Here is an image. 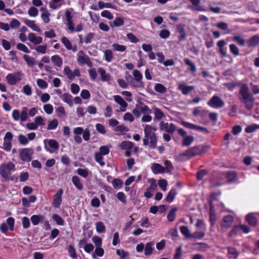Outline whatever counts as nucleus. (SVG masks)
Listing matches in <instances>:
<instances>
[{
	"label": "nucleus",
	"mask_w": 259,
	"mask_h": 259,
	"mask_svg": "<svg viewBox=\"0 0 259 259\" xmlns=\"http://www.w3.org/2000/svg\"><path fill=\"white\" fill-rule=\"evenodd\" d=\"M156 128L151 125L147 124L144 129V138L143 145L148 146L151 149H154L156 147L157 139L155 132Z\"/></svg>",
	"instance_id": "1"
},
{
	"label": "nucleus",
	"mask_w": 259,
	"mask_h": 259,
	"mask_svg": "<svg viewBox=\"0 0 259 259\" xmlns=\"http://www.w3.org/2000/svg\"><path fill=\"white\" fill-rule=\"evenodd\" d=\"M240 100L243 102L247 109L250 110L253 107L254 98L253 95L249 92V89L246 84H243L239 90Z\"/></svg>",
	"instance_id": "2"
},
{
	"label": "nucleus",
	"mask_w": 259,
	"mask_h": 259,
	"mask_svg": "<svg viewBox=\"0 0 259 259\" xmlns=\"http://www.w3.org/2000/svg\"><path fill=\"white\" fill-rule=\"evenodd\" d=\"M14 170H15V166L12 162L0 165V175L6 181L14 180L13 177H11V171Z\"/></svg>",
	"instance_id": "3"
},
{
	"label": "nucleus",
	"mask_w": 259,
	"mask_h": 259,
	"mask_svg": "<svg viewBox=\"0 0 259 259\" xmlns=\"http://www.w3.org/2000/svg\"><path fill=\"white\" fill-rule=\"evenodd\" d=\"M23 74L20 72H15L9 73L6 77L7 83L11 85L16 84L22 79Z\"/></svg>",
	"instance_id": "4"
},
{
	"label": "nucleus",
	"mask_w": 259,
	"mask_h": 259,
	"mask_svg": "<svg viewBox=\"0 0 259 259\" xmlns=\"http://www.w3.org/2000/svg\"><path fill=\"white\" fill-rule=\"evenodd\" d=\"M197 155H200L198 147L194 146L188 149L185 152L180 154L177 156V158L180 160H182L185 157L187 158H190Z\"/></svg>",
	"instance_id": "5"
},
{
	"label": "nucleus",
	"mask_w": 259,
	"mask_h": 259,
	"mask_svg": "<svg viewBox=\"0 0 259 259\" xmlns=\"http://www.w3.org/2000/svg\"><path fill=\"white\" fill-rule=\"evenodd\" d=\"M45 150L50 153L59 149V145L57 141L54 139H45L44 141Z\"/></svg>",
	"instance_id": "6"
},
{
	"label": "nucleus",
	"mask_w": 259,
	"mask_h": 259,
	"mask_svg": "<svg viewBox=\"0 0 259 259\" xmlns=\"http://www.w3.org/2000/svg\"><path fill=\"white\" fill-rule=\"evenodd\" d=\"M33 153L34 150L32 148H25L19 151V156L22 161L29 162L31 161Z\"/></svg>",
	"instance_id": "7"
},
{
	"label": "nucleus",
	"mask_w": 259,
	"mask_h": 259,
	"mask_svg": "<svg viewBox=\"0 0 259 259\" xmlns=\"http://www.w3.org/2000/svg\"><path fill=\"white\" fill-rule=\"evenodd\" d=\"M207 104L209 106L215 109L221 108L225 105L224 101L216 95L213 96Z\"/></svg>",
	"instance_id": "8"
},
{
	"label": "nucleus",
	"mask_w": 259,
	"mask_h": 259,
	"mask_svg": "<svg viewBox=\"0 0 259 259\" xmlns=\"http://www.w3.org/2000/svg\"><path fill=\"white\" fill-rule=\"evenodd\" d=\"M13 139V134L10 132H7L4 137V142L2 147L4 150L8 152L11 151L12 147Z\"/></svg>",
	"instance_id": "9"
},
{
	"label": "nucleus",
	"mask_w": 259,
	"mask_h": 259,
	"mask_svg": "<svg viewBox=\"0 0 259 259\" xmlns=\"http://www.w3.org/2000/svg\"><path fill=\"white\" fill-rule=\"evenodd\" d=\"M159 128L161 131L169 134H173L177 130V127L175 124L163 121L160 122Z\"/></svg>",
	"instance_id": "10"
},
{
	"label": "nucleus",
	"mask_w": 259,
	"mask_h": 259,
	"mask_svg": "<svg viewBox=\"0 0 259 259\" xmlns=\"http://www.w3.org/2000/svg\"><path fill=\"white\" fill-rule=\"evenodd\" d=\"M63 193V191L62 189H59L56 194L54 195L52 202V205L56 208H58L60 206L62 198V196Z\"/></svg>",
	"instance_id": "11"
},
{
	"label": "nucleus",
	"mask_w": 259,
	"mask_h": 259,
	"mask_svg": "<svg viewBox=\"0 0 259 259\" xmlns=\"http://www.w3.org/2000/svg\"><path fill=\"white\" fill-rule=\"evenodd\" d=\"M233 221L234 218L231 215H227L224 217L221 224L222 228L225 229L230 228Z\"/></svg>",
	"instance_id": "12"
},
{
	"label": "nucleus",
	"mask_w": 259,
	"mask_h": 259,
	"mask_svg": "<svg viewBox=\"0 0 259 259\" xmlns=\"http://www.w3.org/2000/svg\"><path fill=\"white\" fill-rule=\"evenodd\" d=\"M114 101L120 106V111L124 112L126 111V107L128 105L127 103L124 99L119 95H114L113 96Z\"/></svg>",
	"instance_id": "13"
},
{
	"label": "nucleus",
	"mask_w": 259,
	"mask_h": 259,
	"mask_svg": "<svg viewBox=\"0 0 259 259\" xmlns=\"http://www.w3.org/2000/svg\"><path fill=\"white\" fill-rule=\"evenodd\" d=\"M178 89L183 95H187L194 89V87L192 85H187L185 83H179Z\"/></svg>",
	"instance_id": "14"
},
{
	"label": "nucleus",
	"mask_w": 259,
	"mask_h": 259,
	"mask_svg": "<svg viewBox=\"0 0 259 259\" xmlns=\"http://www.w3.org/2000/svg\"><path fill=\"white\" fill-rule=\"evenodd\" d=\"M176 29L180 34L179 36V40L182 41L185 39L187 36V34L185 32V25L183 24H179L176 26Z\"/></svg>",
	"instance_id": "15"
},
{
	"label": "nucleus",
	"mask_w": 259,
	"mask_h": 259,
	"mask_svg": "<svg viewBox=\"0 0 259 259\" xmlns=\"http://www.w3.org/2000/svg\"><path fill=\"white\" fill-rule=\"evenodd\" d=\"M89 57L86 55L83 51H79L77 54V61L81 65H84Z\"/></svg>",
	"instance_id": "16"
},
{
	"label": "nucleus",
	"mask_w": 259,
	"mask_h": 259,
	"mask_svg": "<svg viewBox=\"0 0 259 259\" xmlns=\"http://www.w3.org/2000/svg\"><path fill=\"white\" fill-rule=\"evenodd\" d=\"M28 39L34 45L40 44L42 41V38L41 36H37L33 33H29L28 34Z\"/></svg>",
	"instance_id": "17"
},
{
	"label": "nucleus",
	"mask_w": 259,
	"mask_h": 259,
	"mask_svg": "<svg viewBox=\"0 0 259 259\" xmlns=\"http://www.w3.org/2000/svg\"><path fill=\"white\" fill-rule=\"evenodd\" d=\"M151 170L154 174H159L164 172L165 170L164 167L159 163H153L151 166Z\"/></svg>",
	"instance_id": "18"
},
{
	"label": "nucleus",
	"mask_w": 259,
	"mask_h": 259,
	"mask_svg": "<svg viewBox=\"0 0 259 259\" xmlns=\"http://www.w3.org/2000/svg\"><path fill=\"white\" fill-rule=\"evenodd\" d=\"M133 75L136 84L140 85V87L142 86V80L143 79L142 74L138 70L135 69L133 72Z\"/></svg>",
	"instance_id": "19"
},
{
	"label": "nucleus",
	"mask_w": 259,
	"mask_h": 259,
	"mask_svg": "<svg viewBox=\"0 0 259 259\" xmlns=\"http://www.w3.org/2000/svg\"><path fill=\"white\" fill-rule=\"evenodd\" d=\"M98 71L101 77V80L102 81H109L110 80V74L109 73H106L105 70L103 68H99Z\"/></svg>",
	"instance_id": "20"
},
{
	"label": "nucleus",
	"mask_w": 259,
	"mask_h": 259,
	"mask_svg": "<svg viewBox=\"0 0 259 259\" xmlns=\"http://www.w3.org/2000/svg\"><path fill=\"white\" fill-rule=\"evenodd\" d=\"M71 181L74 186L78 190H82L83 188V185L81 182L80 178L77 176H74L72 177Z\"/></svg>",
	"instance_id": "21"
},
{
	"label": "nucleus",
	"mask_w": 259,
	"mask_h": 259,
	"mask_svg": "<svg viewBox=\"0 0 259 259\" xmlns=\"http://www.w3.org/2000/svg\"><path fill=\"white\" fill-rule=\"evenodd\" d=\"M24 23L29 27L31 28L33 30L40 32V29L38 26L35 24V21L27 19H24Z\"/></svg>",
	"instance_id": "22"
},
{
	"label": "nucleus",
	"mask_w": 259,
	"mask_h": 259,
	"mask_svg": "<svg viewBox=\"0 0 259 259\" xmlns=\"http://www.w3.org/2000/svg\"><path fill=\"white\" fill-rule=\"evenodd\" d=\"M51 61L54 66L61 68L63 65V60L61 57L58 55H55L51 57Z\"/></svg>",
	"instance_id": "23"
},
{
	"label": "nucleus",
	"mask_w": 259,
	"mask_h": 259,
	"mask_svg": "<svg viewBox=\"0 0 259 259\" xmlns=\"http://www.w3.org/2000/svg\"><path fill=\"white\" fill-rule=\"evenodd\" d=\"M23 58L28 66L30 67H32L36 64V61L35 59L32 56L27 55H24Z\"/></svg>",
	"instance_id": "24"
},
{
	"label": "nucleus",
	"mask_w": 259,
	"mask_h": 259,
	"mask_svg": "<svg viewBox=\"0 0 259 259\" xmlns=\"http://www.w3.org/2000/svg\"><path fill=\"white\" fill-rule=\"evenodd\" d=\"M44 217L41 214H34L31 217L30 220L34 226L37 225L39 223L43 222Z\"/></svg>",
	"instance_id": "25"
},
{
	"label": "nucleus",
	"mask_w": 259,
	"mask_h": 259,
	"mask_svg": "<svg viewBox=\"0 0 259 259\" xmlns=\"http://www.w3.org/2000/svg\"><path fill=\"white\" fill-rule=\"evenodd\" d=\"M177 194V192L176 189H171L167 194L165 200L166 201L170 203L176 197Z\"/></svg>",
	"instance_id": "26"
},
{
	"label": "nucleus",
	"mask_w": 259,
	"mask_h": 259,
	"mask_svg": "<svg viewBox=\"0 0 259 259\" xmlns=\"http://www.w3.org/2000/svg\"><path fill=\"white\" fill-rule=\"evenodd\" d=\"M104 57L107 62H111L113 59V53L111 50L107 49L103 51Z\"/></svg>",
	"instance_id": "27"
},
{
	"label": "nucleus",
	"mask_w": 259,
	"mask_h": 259,
	"mask_svg": "<svg viewBox=\"0 0 259 259\" xmlns=\"http://www.w3.org/2000/svg\"><path fill=\"white\" fill-rule=\"evenodd\" d=\"M153 113L154 114V119L160 120L165 116L163 112L157 107L153 108Z\"/></svg>",
	"instance_id": "28"
},
{
	"label": "nucleus",
	"mask_w": 259,
	"mask_h": 259,
	"mask_svg": "<svg viewBox=\"0 0 259 259\" xmlns=\"http://www.w3.org/2000/svg\"><path fill=\"white\" fill-rule=\"evenodd\" d=\"M137 106H138L141 113L146 114H151L152 113V110L149 108V107L143 103H141L138 105H137Z\"/></svg>",
	"instance_id": "29"
},
{
	"label": "nucleus",
	"mask_w": 259,
	"mask_h": 259,
	"mask_svg": "<svg viewBox=\"0 0 259 259\" xmlns=\"http://www.w3.org/2000/svg\"><path fill=\"white\" fill-rule=\"evenodd\" d=\"M228 256L229 259H236L239 254L237 250L233 247H228Z\"/></svg>",
	"instance_id": "30"
},
{
	"label": "nucleus",
	"mask_w": 259,
	"mask_h": 259,
	"mask_svg": "<svg viewBox=\"0 0 259 259\" xmlns=\"http://www.w3.org/2000/svg\"><path fill=\"white\" fill-rule=\"evenodd\" d=\"M153 245L154 243L151 242H148L146 244L145 247H144V253L145 255H150L152 253L153 250L154 248Z\"/></svg>",
	"instance_id": "31"
},
{
	"label": "nucleus",
	"mask_w": 259,
	"mask_h": 259,
	"mask_svg": "<svg viewBox=\"0 0 259 259\" xmlns=\"http://www.w3.org/2000/svg\"><path fill=\"white\" fill-rule=\"evenodd\" d=\"M124 24V20L121 17H116L115 20L110 23V26L113 28L115 27H120Z\"/></svg>",
	"instance_id": "32"
},
{
	"label": "nucleus",
	"mask_w": 259,
	"mask_h": 259,
	"mask_svg": "<svg viewBox=\"0 0 259 259\" xmlns=\"http://www.w3.org/2000/svg\"><path fill=\"white\" fill-rule=\"evenodd\" d=\"M76 173L83 178H87L91 172L88 168H78L76 170Z\"/></svg>",
	"instance_id": "33"
},
{
	"label": "nucleus",
	"mask_w": 259,
	"mask_h": 259,
	"mask_svg": "<svg viewBox=\"0 0 259 259\" xmlns=\"http://www.w3.org/2000/svg\"><path fill=\"white\" fill-rule=\"evenodd\" d=\"M259 44V36L255 35L251 37L248 40L249 47H255Z\"/></svg>",
	"instance_id": "34"
},
{
	"label": "nucleus",
	"mask_w": 259,
	"mask_h": 259,
	"mask_svg": "<svg viewBox=\"0 0 259 259\" xmlns=\"http://www.w3.org/2000/svg\"><path fill=\"white\" fill-rule=\"evenodd\" d=\"M181 233L187 238H191L192 234L190 233V230L187 226H182L180 227Z\"/></svg>",
	"instance_id": "35"
},
{
	"label": "nucleus",
	"mask_w": 259,
	"mask_h": 259,
	"mask_svg": "<svg viewBox=\"0 0 259 259\" xmlns=\"http://www.w3.org/2000/svg\"><path fill=\"white\" fill-rule=\"evenodd\" d=\"M119 146L121 149L128 150L132 149L133 147V143L130 141H123L120 144Z\"/></svg>",
	"instance_id": "36"
},
{
	"label": "nucleus",
	"mask_w": 259,
	"mask_h": 259,
	"mask_svg": "<svg viewBox=\"0 0 259 259\" xmlns=\"http://www.w3.org/2000/svg\"><path fill=\"white\" fill-rule=\"evenodd\" d=\"M113 49L117 52H123L125 51L126 47L124 45L118 44L117 43H113L112 45Z\"/></svg>",
	"instance_id": "37"
},
{
	"label": "nucleus",
	"mask_w": 259,
	"mask_h": 259,
	"mask_svg": "<svg viewBox=\"0 0 259 259\" xmlns=\"http://www.w3.org/2000/svg\"><path fill=\"white\" fill-rule=\"evenodd\" d=\"M195 6V10L197 11L204 12L206 10L200 6V0H189Z\"/></svg>",
	"instance_id": "38"
},
{
	"label": "nucleus",
	"mask_w": 259,
	"mask_h": 259,
	"mask_svg": "<svg viewBox=\"0 0 259 259\" xmlns=\"http://www.w3.org/2000/svg\"><path fill=\"white\" fill-rule=\"evenodd\" d=\"M194 140V137L192 136H187L186 137L184 138L182 145L184 146H188L193 143Z\"/></svg>",
	"instance_id": "39"
},
{
	"label": "nucleus",
	"mask_w": 259,
	"mask_h": 259,
	"mask_svg": "<svg viewBox=\"0 0 259 259\" xmlns=\"http://www.w3.org/2000/svg\"><path fill=\"white\" fill-rule=\"evenodd\" d=\"M28 108L26 107H23L20 113V120L22 122L25 121L28 118Z\"/></svg>",
	"instance_id": "40"
},
{
	"label": "nucleus",
	"mask_w": 259,
	"mask_h": 259,
	"mask_svg": "<svg viewBox=\"0 0 259 259\" xmlns=\"http://www.w3.org/2000/svg\"><path fill=\"white\" fill-rule=\"evenodd\" d=\"M177 208H172L167 215V219L169 222L174 221L176 218Z\"/></svg>",
	"instance_id": "41"
},
{
	"label": "nucleus",
	"mask_w": 259,
	"mask_h": 259,
	"mask_svg": "<svg viewBox=\"0 0 259 259\" xmlns=\"http://www.w3.org/2000/svg\"><path fill=\"white\" fill-rule=\"evenodd\" d=\"M103 155L101 154L98 152H96L95 154V161L98 162L101 166H103L105 165V162L103 161Z\"/></svg>",
	"instance_id": "42"
},
{
	"label": "nucleus",
	"mask_w": 259,
	"mask_h": 259,
	"mask_svg": "<svg viewBox=\"0 0 259 259\" xmlns=\"http://www.w3.org/2000/svg\"><path fill=\"white\" fill-rule=\"evenodd\" d=\"M154 89L156 92L160 94H164L166 92V88L161 83H156Z\"/></svg>",
	"instance_id": "43"
},
{
	"label": "nucleus",
	"mask_w": 259,
	"mask_h": 259,
	"mask_svg": "<svg viewBox=\"0 0 259 259\" xmlns=\"http://www.w3.org/2000/svg\"><path fill=\"white\" fill-rule=\"evenodd\" d=\"M246 221L251 226H255L256 224V219L252 213H249L246 217Z\"/></svg>",
	"instance_id": "44"
},
{
	"label": "nucleus",
	"mask_w": 259,
	"mask_h": 259,
	"mask_svg": "<svg viewBox=\"0 0 259 259\" xmlns=\"http://www.w3.org/2000/svg\"><path fill=\"white\" fill-rule=\"evenodd\" d=\"M104 250L100 247H97L95 249V251L92 254V256L94 258H96L97 256L101 257L104 255Z\"/></svg>",
	"instance_id": "45"
},
{
	"label": "nucleus",
	"mask_w": 259,
	"mask_h": 259,
	"mask_svg": "<svg viewBox=\"0 0 259 259\" xmlns=\"http://www.w3.org/2000/svg\"><path fill=\"white\" fill-rule=\"evenodd\" d=\"M61 41L67 50H70L72 49V43L66 37H62Z\"/></svg>",
	"instance_id": "46"
},
{
	"label": "nucleus",
	"mask_w": 259,
	"mask_h": 259,
	"mask_svg": "<svg viewBox=\"0 0 259 259\" xmlns=\"http://www.w3.org/2000/svg\"><path fill=\"white\" fill-rule=\"evenodd\" d=\"M111 147V145L101 146L99 148V151L98 152L102 155H106L109 154Z\"/></svg>",
	"instance_id": "47"
},
{
	"label": "nucleus",
	"mask_w": 259,
	"mask_h": 259,
	"mask_svg": "<svg viewBox=\"0 0 259 259\" xmlns=\"http://www.w3.org/2000/svg\"><path fill=\"white\" fill-rule=\"evenodd\" d=\"M96 229L98 233H102L105 232V226L101 222H97L96 224Z\"/></svg>",
	"instance_id": "48"
},
{
	"label": "nucleus",
	"mask_w": 259,
	"mask_h": 259,
	"mask_svg": "<svg viewBox=\"0 0 259 259\" xmlns=\"http://www.w3.org/2000/svg\"><path fill=\"white\" fill-rule=\"evenodd\" d=\"M64 73L67 76V77L71 80L73 79V71L70 69V67L68 66H65L64 68Z\"/></svg>",
	"instance_id": "49"
},
{
	"label": "nucleus",
	"mask_w": 259,
	"mask_h": 259,
	"mask_svg": "<svg viewBox=\"0 0 259 259\" xmlns=\"http://www.w3.org/2000/svg\"><path fill=\"white\" fill-rule=\"evenodd\" d=\"M58 125V121L56 119H54L48 123L47 129L48 130H52L56 128Z\"/></svg>",
	"instance_id": "50"
},
{
	"label": "nucleus",
	"mask_w": 259,
	"mask_h": 259,
	"mask_svg": "<svg viewBox=\"0 0 259 259\" xmlns=\"http://www.w3.org/2000/svg\"><path fill=\"white\" fill-rule=\"evenodd\" d=\"M125 78L131 85L134 87H140V85L136 84L135 81L133 79V77L130 74L126 73Z\"/></svg>",
	"instance_id": "51"
},
{
	"label": "nucleus",
	"mask_w": 259,
	"mask_h": 259,
	"mask_svg": "<svg viewBox=\"0 0 259 259\" xmlns=\"http://www.w3.org/2000/svg\"><path fill=\"white\" fill-rule=\"evenodd\" d=\"M18 140L19 143L22 145H26L29 143L27 138L22 134H20L18 137Z\"/></svg>",
	"instance_id": "52"
},
{
	"label": "nucleus",
	"mask_w": 259,
	"mask_h": 259,
	"mask_svg": "<svg viewBox=\"0 0 259 259\" xmlns=\"http://www.w3.org/2000/svg\"><path fill=\"white\" fill-rule=\"evenodd\" d=\"M52 219H53V220H54L56 222V223L58 225H60V226H63L64 225V220L58 214H53L52 215Z\"/></svg>",
	"instance_id": "53"
},
{
	"label": "nucleus",
	"mask_w": 259,
	"mask_h": 259,
	"mask_svg": "<svg viewBox=\"0 0 259 259\" xmlns=\"http://www.w3.org/2000/svg\"><path fill=\"white\" fill-rule=\"evenodd\" d=\"M148 182L150 184V186L147 189H148V191L154 192L157 188L156 181L154 179H150L148 180Z\"/></svg>",
	"instance_id": "54"
},
{
	"label": "nucleus",
	"mask_w": 259,
	"mask_h": 259,
	"mask_svg": "<svg viewBox=\"0 0 259 259\" xmlns=\"http://www.w3.org/2000/svg\"><path fill=\"white\" fill-rule=\"evenodd\" d=\"M185 64L189 66L190 68V70L192 72H195L196 71V67L194 63L191 62V60H190L188 58H185L184 60Z\"/></svg>",
	"instance_id": "55"
},
{
	"label": "nucleus",
	"mask_w": 259,
	"mask_h": 259,
	"mask_svg": "<svg viewBox=\"0 0 259 259\" xmlns=\"http://www.w3.org/2000/svg\"><path fill=\"white\" fill-rule=\"evenodd\" d=\"M62 100L64 102L71 105L72 103V96L68 93H65L62 96Z\"/></svg>",
	"instance_id": "56"
},
{
	"label": "nucleus",
	"mask_w": 259,
	"mask_h": 259,
	"mask_svg": "<svg viewBox=\"0 0 259 259\" xmlns=\"http://www.w3.org/2000/svg\"><path fill=\"white\" fill-rule=\"evenodd\" d=\"M164 165L165 170L164 172H169L174 169V167L172 166L171 162L169 160H165L164 162Z\"/></svg>",
	"instance_id": "57"
},
{
	"label": "nucleus",
	"mask_w": 259,
	"mask_h": 259,
	"mask_svg": "<svg viewBox=\"0 0 259 259\" xmlns=\"http://www.w3.org/2000/svg\"><path fill=\"white\" fill-rule=\"evenodd\" d=\"M16 48L25 53H29L30 50L27 47L23 44L18 43L16 45Z\"/></svg>",
	"instance_id": "58"
},
{
	"label": "nucleus",
	"mask_w": 259,
	"mask_h": 259,
	"mask_svg": "<svg viewBox=\"0 0 259 259\" xmlns=\"http://www.w3.org/2000/svg\"><path fill=\"white\" fill-rule=\"evenodd\" d=\"M28 15L32 17H35L38 14V10L34 7H31L28 11Z\"/></svg>",
	"instance_id": "59"
},
{
	"label": "nucleus",
	"mask_w": 259,
	"mask_h": 259,
	"mask_svg": "<svg viewBox=\"0 0 259 259\" xmlns=\"http://www.w3.org/2000/svg\"><path fill=\"white\" fill-rule=\"evenodd\" d=\"M50 13L48 11V10H45V11L41 14V18L45 23H48L50 22Z\"/></svg>",
	"instance_id": "60"
},
{
	"label": "nucleus",
	"mask_w": 259,
	"mask_h": 259,
	"mask_svg": "<svg viewBox=\"0 0 259 259\" xmlns=\"http://www.w3.org/2000/svg\"><path fill=\"white\" fill-rule=\"evenodd\" d=\"M68 251L70 257L72 258L76 259L77 258V255L76 253L75 249L72 245H70L68 246Z\"/></svg>",
	"instance_id": "61"
},
{
	"label": "nucleus",
	"mask_w": 259,
	"mask_h": 259,
	"mask_svg": "<svg viewBox=\"0 0 259 259\" xmlns=\"http://www.w3.org/2000/svg\"><path fill=\"white\" fill-rule=\"evenodd\" d=\"M112 184L115 189H118L122 187L123 183L120 179H115L113 180Z\"/></svg>",
	"instance_id": "62"
},
{
	"label": "nucleus",
	"mask_w": 259,
	"mask_h": 259,
	"mask_svg": "<svg viewBox=\"0 0 259 259\" xmlns=\"http://www.w3.org/2000/svg\"><path fill=\"white\" fill-rule=\"evenodd\" d=\"M47 46L46 45H39L37 46L35 50L36 51L39 53L41 54H45L47 52Z\"/></svg>",
	"instance_id": "63"
},
{
	"label": "nucleus",
	"mask_w": 259,
	"mask_h": 259,
	"mask_svg": "<svg viewBox=\"0 0 259 259\" xmlns=\"http://www.w3.org/2000/svg\"><path fill=\"white\" fill-rule=\"evenodd\" d=\"M158 184L160 188V189L163 191H165L166 190V187L167 185V181L165 179H160L158 181Z\"/></svg>",
	"instance_id": "64"
}]
</instances>
